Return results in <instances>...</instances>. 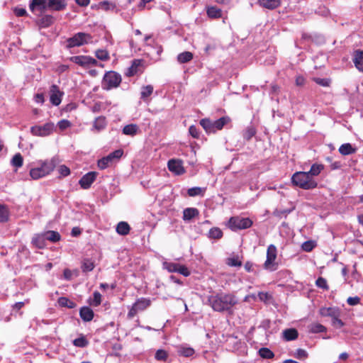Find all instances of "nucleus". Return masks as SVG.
<instances>
[{
    "label": "nucleus",
    "instance_id": "a18cd8bd",
    "mask_svg": "<svg viewBox=\"0 0 363 363\" xmlns=\"http://www.w3.org/2000/svg\"><path fill=\"white\" fill-rule=\"evenodd\" d=\"M310 331L313 333H320L326 331V328L320 323H313L310 325Z\"/></svg>",
    "mask_w": 363,
    "mask_h": 363
},
{
    "label": "nucleus",
    "instance_id": "aec40b11",
    "mask_svg": "<svg viewBox=\"0 0 363 363\" xmlns=\"http://www.w3.org/2000/svg\"><path fill=\"white\" fill-rule=\"evenodd\" d=\"M298 337V330L295 328H288L282 332V337L286 341L296 340Z\"/></svg>",
    "mask_w": 363,
    "mask_h": 363
},
{
    "label": "nucleus",
    "instance_id": "4be33fe9",
    "mask_svg": "<svg viewBox=\"0 0 363 363\" xmlns=\"http://www.w3.org/2000/svg\"><path fill=\"white\" fill-rule=\"evenodd\" d=\"M353 62L357 69L363 72V50L354 52Z\"/></svg>",
    "mask_w": 363,
    "mask_h": 363
},
{
    "label": "nucleus",
    "instance_id": "9d476101",
    "mask_svg": "<svg viewBox=\"0 0 363 363\" xmlns=\"http://www.w3.org/2000/svg\"><path fill=\"white\" fill-rule=\"evenodd\" d=\"M163 269L167 270L169 272H177L184 277H189L190 275L189 269L183 264H180L176 262H163Z\"/></svg>",
    "mask_w": 363,
    "mask_h": 363
},
{
    "label": "nucleus",
    "instance_id": "1a4fd4ad",
    "mask_svg": "<svg viewBox=\"0 0 363 363\" xmlns=\"http://www.w3.org/2000/svg\"><path fill=\"white\" fill-rule=\"evenodd\" d=\"M150 301L145 298H141L136 301V302L131 306L128 313V318L130 319L133 318L139 311L145 310L150 306Z\"/></svg>",
    "mask_w": 363,
    "mask_h": 363
},
{
    "label": "nucleus",
    "instance_id": "f03ea898",
    "mask_svg": "<svg viewBox=\"0 0 363 363\" xmlns=\"http://www.w3.org/2000/svg\"><path fill=\"white\" fill-rule=\"evenodd\" d=\"M60 163L57 157H53L51 159L40 160L38 165L31 168L30 170V176L33 179H38L50 174L57 165Z\"/></svg>",
    "mask_w": 363,
    "mask_h": 363
},
{
    "label": "nucleus",
    "instance_id": "f3484780",
    "mask_svg": "<svg viewBox=\"0 0 363 363\" xmlns=\"http://www.w3.org/2000/svg\"><path fill=\"white\" fill-rule=\"evenodd\" d=\"M259 5L263 8L273 10L281 5V0H257Z\"/></svg>",
    "mask_w": 363,
    "mask_h": 363
},
{
    "label": "nucleus",
    "instance_id": "49530a36",
    "mask_svg": "<svg viewBox=\"0 0 363 363\" xmlns=\"http://www.w3.org/2000/svg\"><path fill=\"white\" fill-rule=\"evenodd\" d=\"M23 159L20 153L16 154L11 160V164L15 167H21L23 165Z\"/></svg>",
    "mask_w": 363,
    "mask_h": 363
},
{
    "label": "nucleus",
    "instance_id": "69168bd1",
    "mask_svg": "<svg viewBox=\"0 0 363 363\" xmlns=\"http://www.w3.org/2000/svg\"><path fill=\"white\" fill-rule=\"evenodd\" d=\"M347 303L350 306H356L360 303V298L358 296L349 297L347 300Z\"/></svg>",
    "mask_w": 363,
    "mask_h": 363
},
{
    "label": "nucleus",
    "instance_id": "09e8293b",
    "mask_svg": "<svg viewBox=\"0 0 363 363\" xmlns=\"http://www.w3.org/2000/svg\"><path fill=\"white\" fill-rule=\"evenodd\" d=\"M155 358L157 361H166L168 358V353L164 350H158L155 352Z\"/></svg>",
    "mask_w": 363,
    "mask_h": 363
},
{
    "label": "nucleus",
    "instance_id": "13d9d810",
    "mask_svg": "<svg viewBox=\"0 0 363 363\" xmlns=\"http://www.w3.org/2000/svg\"><path fill=\"white\" fill-rule=\"evenodd\" d=\"M58 173L61 177H67L70 174V169L66 165H60L57 169Z\"/></svg>",
    "mask_w": 363,
    "mask_h": 363
},
{
    "label": "nucleus",
    "instance_id": "9b49d317",
    "mask_svg": "<svg viewBox=\"0 0 363 363\" xmlns=\"http://www.w3.org/2000/svg\"><path fill=\"white\" fill-rule=\"evenodd\" d=\"M69 60L84 68L97 65V60L88 55L72 56Z\"/></svg>",
    "mask_w": 363,
    "mask_h": 363
},
{
    "label": "nucleus",
    "instance_id": "a19ab883",
    "mask_svg": "<svg viewBox=\"0 0 363 363\" xmlns=\"http://www.w3.org/2000/svg\"><path fill=\"white\" fill-rule=\"evenodd\" d=\"M96 57L102 61H108L110 59L109 53L106 50L99 49L95 52Z\"/></svg>",
    "mask_w": 363,
    "mask_h": 363
},
{
    "label": "nucleus",
    "instance_id": "864d4df0",
    "mask_svg": "<svg viewBox=\"0 0 363 363\" xmlns=\"http://www.w3.org/2000/svg\"><path fill=\"white\" fill-rule=\"evenodd\" d=\"M294 356L298 359H304L308 357V354L305 350L299 348L296 350Z\"/></svg>",
    "mask_w": 363,
    "mask_h": 363
},
{
    "label": "nucleus",
    "instance_id": "0eeeda50",
    "mask_svg": "<svg viewBox=\"0 0 363 363\" xmlns=\"http://www.w3.org/2000/svg\"><path fill=\"white\" fill-rule=\"evenodd\" d=\"M277 249L274 245H269L267 250V258L263 264L264 269L274 272L278 269V262H276Z\"/></svg>",
    "mask_w": 363,
    "mask_h": 363
},
{
    "label": "nucleus",
    "instance_id": "c03bdc74",
    "mask_svg": "<svg viewBox=\"0 0 363 363\" xmlns=\"http://www.w3.org/2000/svg\"><path fill=\"white\" fill-rule=\"evenodd\" d=\"M106 123V118L104 116H100L94 121V128L98 130H101L104 128Z\"/></svg>",
    "mask_w": 363,
    "mask_h": 363
},
{
    "label": "nucleus",
    "instance_id": "6ab92c4d",
    "mask_svg": "<svg viewBox=\"0 0 363 363\" xmlns=\"http://www.w3.org/2000/svg\"><path fill=\"white\" fill-rule=\"evenodd\" d=\"M79 315L84 321L89 322L93 319L94 314L91 308L88 306H84L80 308Z\"/></svg>",
    "mask_w": 363,
    "mask_h": 363
},
{
    "label": "nucleus",
    "instance_id": "37998d69",
    "mask_svg": "<svg viewBox=\"0 0 363 363\" xmlns=\"http://www.w3.org/2000/svg\"><path fill=\"white\" fill-rule=\"evenodd\" d=\"M226 264L230 267H241L242 261L237 255L228 258L226 260Z\"/></svg>",
    "mask_w": 363,
    "mask_h": 363
},
{
    "label": "nucleus",
    "instance_id": "3c124183",
    "mask_svg": "<svg viewBox=\"0 0 363 363\" xmlns=\"http://www.w3.org/2000/svg\"><path fill=\"white\" fill-rule=\"evenodd\" d=\"M315 285L320 289H323L324 290H328L329 287L327 284V281L323 277H318L317 280L315 281Z\"/></svg>",
    "mask_w": 363,
    "mask_h": 363
},
{
    "label": "nucleus",
    "instance_id": "72a5a7b5",
    "mask_svg": "<svg viewBox=\"0 0 363 363\" xmlns=\"http://www.w3.org/2000/svg\"><path fill=\"white\" fill-rule=\"evenodd\" d=\"M138 128L135 124H129L123 128V133L127 135H135L138 132Z\"/></svg>",
    "mask_w": 363,
    "mask_h": 363
},
{
    "label": "nucleus",
    "instance_id": "a878e982",
    "mask_svg": "<svg viewBox=\"0 0 363 363\" xmlns=\"http://www.w3.org/2000/svg\"><path fill=\"white\" fill-rule=\"evenodd\" d=\"M153 86L152 85L144 86L141 88L140 99L146 101L153 92Z\"/></svg>",
    "mask_w": 363,
    "mask_h": 363
},
{
    "label": "nucleus",
    "instance_id": "4468645a",
    "mask_svg": "<svg viewBox=\"0 0 363 363\" xmlns=\"http://www.w3.org/2000/svg\"><path fill=\"white\" fill-rule=\"evenodd\" d=\"M169 170L176 175H182L185 173L183 162L178 159H171L167 162Z\"/></svg>",
    "mask_w": 363,
    "mask_h": 363
},
{
    "label": "nucleus",
    "instance_id": "052dcab7",
    "mask_svg": "<svg viewBox=\"0 0 363 363\" xmlns=\"http://www.w3.org/2000/svg\"><path fill=\"white\" fill-rule=\"evenodd\" d=\"M123 154V151L122 150H116L110 153L108 156L110 157L111 160L113 161L114 159H120Z\"/></svg>",
    "mask_w": 363,
    "mask_h": 363
},
{
    "label": "nucleus",
    "instance_id": "4c0bfd02",
    "mask_svg": "<svg viewBox=\"0 0 363 363\" xmlns=\"http://www.w3.org/2000/svg\"><path fill=\"white\" fill-rule=\"evenodd\" d=\"M98 8L103 11H108L115 9L116 4L108 1H103L99 3Z\"/></svg>",
    "mask_w": 363,
    "mask_h": 363
},
{
    "label": "nucleus",
    "instance_id": "4d7b16f0",
    "mask_svg": "<svg viewBox=\"0 0 363 363\" xmlns=\"http://www.w3.org/2000/svg\"><path fill=\"white\" fill-rule=\"evenodd\" d=\"M315 247V242L311 240L306 241L302 244V249L307 252L312 251Z\"/></svg>",
    "mask_w": 363,
    "mask_h": 363
},
{
    "label": "nucleus",
    "instance_id": "c9c22d12",
    "mask_svg": "<svg viewBox=\"0 0 363 363\" xmlns=\"http://www.w3.org/2000/svg\"><path fill=\"white\" fill-rule=\"evenodd\" d=\"M259 356L263 359H271L274 357V352L267 347H262L258 352Z\"/></svg>",
    "mask_w": 363,
    "mask_h": 363
},
{
    "label": "nucleus",
    "instance_id": "473e14b6",
    "mask_svg": "<svg viewBox=\"0 0 363 363\" xmlns=\"http://www.w3.org/2000/svg\"><path fill=\"white\" fill-rule=\"evenodd\" d=\"M323 164L315 163L311 166V169L308 172H307V173H308V174H310L311 177H313L314 176H318V174H320L322 170H323Z\"/></svg>",
    "mask_w": 363,
    "mask_h": 363
},
{
    "label": "nucleus",
    "instance_id": "e433bc0d",
    "mask_svg": "<svg viewBox=\"0 0 363 363\" xmlns=\"http://www.w3.org/2000/svg\"><path fill=\"white\" fill-rule=\"evenodd\" d=\"M94 267V262L91 259H84L82 262V269L84 272H88L92 271Z\"/></svg>",
    "mask_w": 363,
    "mask_h": 363
},
{
    "label": "nucleus",
    "instance_id": "6e6552de",
    "mask_svg": "<svg viewBox=\"0 0 363 363\" xmlns=\"http://www.w3.org/2000/svg\"><path fill=\"white\" fill-rule=\"evenodd\" d=\"M229 227L233 230H244L250 228L253 222L249 218L240 216L231 217L228 221Z\"/></svg>",
    "mask_w": 363,
    "mask_h": 363
},
{
    "label": "nucleus",
    "instance_id": "ea45409f",
    "mask_svg": "<svg viewBox=\"0 0 363 363\" xmlns=\"http://www.w3.org/2000/svg\"><path fill=\"white\" fill-rule=\"evenodd\" d=\"M208 237L212 239H220L223 237V232L219 228H212L208 232Z\"/></svg>",
    "mask_w": 363,
    "mask_h": 363
},
{
    "label": "nucleus",
    "instance_id": "0e129e2a",
    "mask_svg": "<svg viewBox=\"0 0 363 363\" xmlns=\"http://www.w3.org/2000/svg\"><path fill=\"white\" fill-rule=\"evenodd\" d=\"M71 125L70 122L67 120H62L58 122L57 125L61 130H64L69 127Z\"/></svg>",
    "mask_w": 363,
    "mask_h": 363
},
{
    "label": "nucleus",
    "instance_id": "338daca9",
    "mask_svg": "<svg viewBox=\"0 0 363 363\" xmlns=\"http://www.w3.org/2000/svg\"><path fill=\"white\" fill-rule=\"evenodd\" d=\"M14 13L16 16L21 17L26 16V11L23 8H16L14 9Z\"/></svg>",
    "mask_w": 363,
    "mask_h": 363
},
{
    "label": "nucleus",
    "instance_id": "423d86ee",
    "mask_svg": "<svg viewBox=\"0 0 363 363\" xmlns=\"http://www.w3.org/2000/svg\"><path fill=\"white\" fill-rule=\"evenodd\" d=\"M92 36L86 33L79 32L66 40L67 48L80 47L91 43Z\"/></svg>",
    "mask_w": 363,
    "mask_h": 363
},
{
    "label": "nucleus",
    "instance_id": "5fc2aeb1",
    "mask_svg": "<svg viewBox=\"0 0 363 363\" xmlns=\"http://www.w3.org/2000/svg\"><path fill=\"white\" fill-rule=\"evenodd\" d=\"M256 134V130L255 128L250 125L249 128H247L244 133V138L249 140H250Z\"/></svg>",
    "mask_w": 363,
    "mask_h": 363
},
{
    "label": "nucleus",
    "instance_id": "de8ad7c7",
    "mask_svg": "<svg viewBox=\"0 0 363 363\" xmlns=\"http://www.w3.org/2000/svg\"><path fill=\"white\" fill-rule=\"evenodd\" d=\"M89 342L84 336H81L73 340V345L78 347H85L88 345Z\"/></svg>",
    "mask_w": 363,
    "mask_h": 363
},
{
    "label": "nucleus",
    "instance_id": "680f3d73",
    "mask_svg": "<svg viewBox=\"0 0 363 363\" xmlns=\"http://www.w3.org/2000/svg\"><path fill=\"white\" fill-rule=\"evenodd\" d=\"M332 325L336 328H340L344 325V323L338 318L333 316Z\"/></svg>",
    "mask_w": 363,
    "mask_h": 363
},
{
    "label": "nucleus",
    "instance_id": "bf43d9fd",
    "mask_svg": "<svg viewBox=\"0 0 363 363\" xmlns=\"http://www.w3.org/2000/svg\"><path fill=\"white\" fill-rule=\"evenodd\" d=\"M258 298L261 301L267 302L272 298V296L268 292H259Z\"/></svg>",
    "mask_w": 363,
    "mask_h": 363
},
{
    "label": "nucleus",
    "instance_id": "6e6d98bb",
    "mask_svg": "<svg viewBox=\"0 0 363 363\" xmlns=\"http://www.w3.org/2000/svg\"><path fill=\"white\" fill-rule=\"evenodd\" d=\"M58 303L61 306L68 307L69 308H73L74 303L66 297H61L58 300Z\"/></svg>",
    "mask_w": 363,
    "mask_h": 363
},
{
    "label": "nucleus",
    "instance_id": "603ef678",
    "mask_svg": "<svg viewBox=\"0 0 363 363\" xmlns=\"http://www.w3.org/2000/svg\"><path fill=\"white\" fill-rule=\"evenodd\" d=\"M313 81L318 84L320 86H329L330 84V79L327 78H319V77H315L313 78Z\"/></svg>",
    "mask_w": 363,
    "mask_h": 363
},
{
    "label": "nucleus",
    "instance_id": "58836bf2",
    "mask_svg": "<svg viewBox=\"0 0 363 363\" xmlns=\"http://www.w3.org/2000/svg\"><path fill=\"white\" fill-rule=\"evenodd\" d=\"M112 162L113 161L111 160L110 157L107 155L106 157H104L98 161V167L100 169H105L109 167Z\"/></svg>",
    "mask_w": 363,
    "mask_h": 363
},
{
    "label": "nucleus",
    "instance_id": "e2e57ef3",
    "mask_svg": "<svg viewBox=\"0 0 363 363\" xmlns=\"http://www.w3.org/2000/svg\"><path fill=\"white\" fill-rule=\"evenodd\" d=\"M189 132L194 138H198L199 137V130L195 125H191L189 128Z\"/></svg>",
    "mask_w": 363,
    "mask_h": 363
},
{
    "label": "nucleus",
    "instance_id": "5701e85b",
    "mask_svg": "<svg viewBox=\"0 0 363 363\" xmlns=\"http://www.w3.org/2000/svg\"><path fill=\"white\" fill-rule=\"evenodd\" d=\"M199 211L196 208H186L183 211V220L184 221H189L192 218L198 216Z\"/></svg>",
    "mask_w": 363,
    "mask_h": 363
},
{
    "label": "nucleus",
    "instance_id": "774afa93",
    "mask_svg": "<svg viewBox=\"0 0 363 363\" xmlns=\"http://www.w3.org/2000/svg\"><path fill=\"white\" fill-rule=\"evenodd\" d=\"M35 101L37 102V103H40V104H43L44 102V94L43 93H38L35 95Z\"/></svg>",
    "mask_w": 363,
    "mask_h": 363
},
{
    "label": "nucleus",
    "instance_id": "c756f323",
    "mask_svg": "<svg viewBox=\"0 0 363 363\" xmlns=\"http://www.w3.org/2000/svg\"><path fill=\"white\" fill-rule=\"evenodd\" d=\"M207 15L212 18H219L222 16V11L216 6H211L207 9Z\"/></svg>",
    "mask_w": 363,
    "mask_h": 363
},
{
    "label": "nucleus",
    "instance_id": "20e7f679",
    "mask_svg": "<svg viewBox=\"0 0 363 363\" xmlns=\"http://www.w3.org/2000/svg\"><path fill=\"white\" fill-rule=\"evenodd\" d=\"M230 121V119L228 116H223L215 121H212L208 118H203L201 120L200 124L207 133H214L221 130Z\"/></svg>",
    "mask_w": 363,
    "mask_h": 363
},
{
    "label": "nucleus",
    "instance_id": "c85d7f7f",
    "mask_svg": "<svg viewBox=\"0 0 363 363\" xmlns=\"http://www.w3.org/2000/svg\"><path fill=\"white\" fill-rule=\"evenodd\" d=\"M177 352L181 356L190 357L194 354L195 351L192 347L181 346L178 348Z\"/></svg>",
    "mask_w": 363,
    "mask_h": 363
},
{
    "label": "nucleus",
    "instance_id": "412c9836",
    "mask_svg": "<svg viewBox=\"0 0 363 363\" xmlns=\"http://www.w3.org/2000/svg\"><path fill=\"white\" fill-rule=\"evenodd\" d=\"M141 65V62L139 60H135L130 67L127 69L125 74L127 77H133L138 74L140 72L139 67Z\"/></svg>",
    "mask_w": 363,
    "mask_h": 363
},
{
    "label": "nucleus",
    "instance_id": "2f4dec72",
    "mask_svg": "<svg viewBox=\"0 0 363 363\" xmlns=\"http://www.w3.org/2000/svg\"><path fill=\"white\" fill-rule=\"evenodd\" d=\"M193 59V54L191 52H183L178 55L177 60L179 63H186Z\"/></svg>",
    "mask_w": 363,
    "mask_h": 363
},
{
    "label": "nucleus",
    "instance_id": "ddd939ff",
    "mask_svg": "<svg viewBox=\"0 0 363 363\" xmlns=\"http://www.w3.org/2000/svg\"><path fill=\"white\" fill-rule=\"evenodd\" d=\"M54 127V123H47L43 125H35L32 127L31 133L34 135L47 136L52 132Z\"/></svg>",
    "mask_w": 363,
    "mask_h": 363
},
{
    "label": "nucleus",
    "instance_id": "dca6fc26",
    "mask_svg": "<svg viewBox=\"0 0 363 363\" xmlns=\"http://www.w3.org/2000/svg\"><path fill=\"white\" fill-rule=\"evenodd\" d=\"M67 6L66 0H48L47 7L53 11H62Z\"/></svg>",
    "mask_w": 363,
    "mask_h": 363
},
{
    "label": "nucleus",
    "instance_id": "f257e3e1",
    "mask_svg": "<svg viewBox=\"0 0 363 363\" xmlns=\"http://www.w3.org/2000/svg\"><path fill=\"white\" fill-rule=\"evenodd\" d=\"M208 302L213 311L217 312L230 311L238 301L233 294L224 292L212 294L208 297Z\"/></svg>",
    "mask_w": 363,
    "mask_h": 363
},
{
    "label": "nucleus",
    "instance_id": "b1692460",
    "mask_svg": "<svg viewBox=\"0 0 363 363\" xmlns=\"http://www.w3.org/2000/svg\"><path fill=\"white\" fill-rule=\"evenodd\" d=\"M54 23V17L51 15H43L38 21V24L42 28H48Z\"/></svg>",
    "mask_w": 363,
    "mask_h": 363
},
{
    "label": "nucleus",
    "instance_id": "393cba45",
    "mask_svg": "<svg viewBox=\"0 0 363 363\" xmlns=\"http://www.w3.org/2000/svg\"><path fill=\"white\" fill-rule=\"evenodd\" d=\"M130 230V225L128 223L121 221L116 226V232L121 235H126L129 233Z\"/></svg>",
    "mask_w": 363,
    "mask_h": 363
},
{
    "label": "nucleus",
    "instance_id": "8fccbe9b",
    "mask_svg": "<svg viewBox=\"0 0 363 363\" xmlns=\"http://www.w3.org/2000/svg\"><path fill=\"white\" fill-rule=\"evenodd\" d=\"M9 218V211L4 205L0 204V223L5 222Z\"/></svg>",
    "mask_w": 363,
    "mask_h": 363
},
{
    "label": "nucleus",
    "instance_id": "f704fd0d",
    "mask_svg": "<svg viewBox=\"0 0 363 363\" xmlns=\"http://www.w3.org/2000/svg\"><path fill=\"white\" fill-rule=\"evenodd\" d=\"M88 303L89 305L92 306H98L101 303V295L99 291H94L93 294V297L89 298L88 300Z\"/></svg>",
    "mask_w": 363,
    "mask_h": 363
},
{
    "label": "nucleus",
    "instance_id": "79ce46f5",
    "mask_svg": "<svg viewBox=\"0 0 363 363\" xmlns=\"http://www.w3.org/2000/svg\"><path fill=\"white\" fill-rule=\"evenodd\" d=\"M205 190V188L192 187L188 189V194L189 196H203Z\"/></svg>",
    "mask_w": 363,
    "mask_h": 363
},
{
    "label": "nucleus",
    "instance_id": "f8f14e48",
    "mask_svg": "<svg viewBox=\"0 0 363 363\" xmlns=\"http://www.w3.org/2000/svg\"><path fill=\"white\" fill-rule=\"evenodd\" d=\"M50 101L53 106H58L62 101L64 92L56 84H52L49 90Z\"/></svg>",
    "mask_w": 363,
    "mask_h": 363
},
{
    "label": "nucleus",
    "instance_id": "bb28decb",
    "mask_svg": "<svg viewBox=\"0 0 363 363\" xmlns=\"http://www.w3.org/2000/svg\"><path fill=\"white\" fill-rule=\"evenodd\" d=\"M339 152L342 155H348L354 153L356 149L350 143H345L340 147Z\"/></svg>",
    "mask_w": 363,
    "mask_h": 363
},
{
    "label": "nucleus",
    "instance_id": "2eb2a0df",
    "mask_svg": "<svg viewBox=\"0 0 363 363\" xmlns=\"http://www.w3.org/2000/svg\"><path fill=\"white\" fill-rule=\"evenodd\" d=\"M98 173L96 172H89L84 174L79 180V184L84 189H88L96 180Z\"/></svg>",
    "mask_w": 363,
    "mask_h": 363
},
{
    "label": "nucleus",
    "instance_id": "cd10ccee",
    "mask_svg": "<svg viewBox=\"0 0 363 363\" xmlns=\"http://www.w3.org/2000/svg\"><path fill=\"white\" fill-rule=\"evenodd\" d=\"M46 238V240H49L52 242H56L61 238L60 233L54 230H48L44 233Z\"/></svg>",
    "mask_w": 363,
    "mask_h": 363
},
{
    "label": "nucleus",
    "instance_id": "7ed1b4c3",
    "mask_svg": "<svg viewBox=\"0 0 363 363\" xmlns=\"http://www.w3.org/2000/svg\"><path fill=\"white\" fill-rule=\"evenodd\" d=\"M292 183L305 190L313 189L318 185L317 182L307 172H297L292 175Z\"/></svg>",
    "mask_w": 363,
    "mask_h": 363
},
{
    "label": "nucleus",
    "instance_id": "a211bd4d",
    "mask_svg": "<svg viewBox=\"0 0 363 363\" xmlns=\"http://www.w3.org/2000/svg\"><path fill=\"white\" fill-rule=\"evenodd\" d=\"M46 238L43 233L35 234L32 239V244L38 249H43L46 246Z\"/></svg>",
    "mask_w": 363,
    "mask_h": 363
},
{
    "label": "nucleus",
    "instance_id": "39448f33",
    "mask_svg": "<svg viewBox=\"0 0 363 363\" xmlns=\"http://www.w3.org/2000/svg\"><path fill=\"white\" fill-rule=\"evenodd\" d=\"M122 82L121 75L115 71H108L105 73L101 86L104 90H111L118 87Z\"/></svg>",
    "mask_w": 363,
    "mask_h": 363
},
{
    "label": "nucleus",
    "instance_id": "7c9ffc66",
    "mask_svg": "<svg viewBox=\"0 0 363 363\" xmlns=\"http://www.w3.org/2000/svg\"><path fill=\"white\" fill-rule=\"evenodd\" d=\"M35 7H39L41 11L48 9L46 0H32L30 4V9L34 11Z\"/></svg>",
    "mask_w": 363,
    "mask_h": 363
}]
</instances>
